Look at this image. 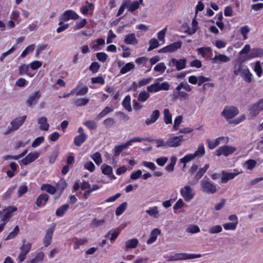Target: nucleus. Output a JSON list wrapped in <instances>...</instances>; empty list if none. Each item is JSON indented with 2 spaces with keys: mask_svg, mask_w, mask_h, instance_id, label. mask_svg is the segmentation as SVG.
<instances>
[{
  "mask_svg": "<svg viewBox=\"0 0 263 263\" xmlns=\"http://www.w3.org/2000/svg\"><path fill=\"white\" fill-rule=\"evenodd\" d=\"M254 70L258 77H261L262 73V69L259 61H257L255 63Z\"/></svg>",
  "mask_w": 263,
  "mask_h": 263,
  "instance_id": "nucleus-39",
  "label": "nucleus"
},
{
  "mask_svg": "<svg viewBox=\"0 0 263 263\" xmlns=\"http://www.w3.org/2000/svg\"><path fill=\"white\" fill-rule=\"evenodd\" d=\"M150 95L145 90L139 93L138 96V100L141 102H145L149 97Z\"/></svg>",
  "mask_w": 263,
  "mask_h": 263,
  "instance_id": "nucleus-44",
  "label": "nucleus"
},
{
  "mask_svg": "<svg viewBox=\"0 0 263 263\" xmlns=\"http://www.w3.org/2000/svg\"><path fill=\"white\" fill-rule=\"evenodd\" d=\"M146 212L150 216L157 218V215L158 214L159 212L157 210V207L154 206L152 208H150L149 209L146 210Z\"/></svg>",
  "mask_w": 263,
  "mask_h": 263,
  "instance_id": "nucleus-62",
  "label": "nucleus"
},
{
  "mask_svg": "<svg viewBox=\"0 0 263 263\" xmlns=\"http://www.w3.org/2000/svg\"><path fill=\"white\" fill-rule=\"evenodd\" d=\"M122 104L123 107L128 111H131L132 110V108L130 105V97L129 95H127L124 98Z\"/></svg>",
  "mask_w": 263,
  "mask_h": 263,
  "instance_id": "nucleus-28",
  "label": "nucleus"
},
{
  "mask_svg": "<svg viewBox=\"0 0 263 263\" xmlns=\"http://www.w3.org/2000/svg\"><path fill=\"white\" fill-rule=\"evenodd\" d=\"M87 135L85 134H80L74 139V143L77 146H80L86 140Z\"/></svg>",
  "mask_w": 263,
  "mask_h": 263,
  "instance_id": "nucleus-26",
  "label": "nucleus"
},
{
  "mask_svg": "<svg viewBox=\"0 0 263 263\" xmlns=\"http://www.w3.org/2000/svg\"><path fill=\"white\" fill-rule=\"evenodd\" d=\"M96 57L99 61L104 62L107 60L108 55L105 52H101L96 53Z\"/></svg>",
  "mask_w": 263,
  "mask_h": 263,
  "instance_id": "nucleus-60",
  "label": "nucleus"
},
{
  "mask_svg": "<svg viewBox=\"0 0 263 263\" xmlns=\"http://www.w3.org/2000/svg\"><path fill=\"white\" fill-rule=\"evenodd\" d=\"M204 179L205 178L200 182L202 191L207 194H213L215 193L217 191L216 185L208 180H205Z\"/></svg>",
  "mask_w": 263,
  "mask_h": 263,
  "instance_id": "nucleus-3",
  "label": "nucleus"
},
{
  "mask_svg": "<svg viewBox=\"0 0 263 263\" xmlns=\"http://www.w3.org/2000/svg\"><path fill=\"white\" fill-rule=\"evenodd\" d=\"M30 66L29 64H22L18 67V73L20 75H27L30 77H32L34 74L29 72Z\"/></svg>",
  "mask_w": 263,
  "mask_h": 263,
  "instance_id": "nucleus-17",
  "label": "nucleus"
},
{
  "mask_svg": "<svg viewBox=\"0 0 263 263\" xmlns=\"http://www.w3.org/2000/svg\"><path fill=\"white\" fill-rule=\"evenodd\" d=\"M160 233L161 231L158 228L153 229L151 232L149 238L147 240V243L151 244L155 242L157 238L158 235L160 234Z\"/></svg>",
  "mask_w": 263,
  "mask_h": 263,
  "instance_id": "nucleus-21",
  "label": "nucleus"
},
{
  "mask_svg": "<svg viewBox=\"0 0 263 263\" xmlns=\"http://www.w3.org/2000/svg\"><path fill=\"white\" fill-rule=\"evenodd\" d=\"M39 156L40 154L37 152H31L18 162L20 164L26 165L35 160Z\"/></svg>",
  "mask_w": 263,
  "mask_h": 263,
  "instance_id": "nucleus-8",
  "label": "nucleus"
},
{
  "mask_svg": "<svg viewBox=\"0 0 263 263\" xmlns=\"http://www.w3.org/2000/svg\"><path fill=\"white\" fill-rule=\"evenodd\" d=\"M89 101L87 98H78L73 102V104L76 106H82L87 104Z\"/></svg>",
  "mask_w": 263,
  "mask_h": 263,
  "instance_id": "nucleus-36",
  "label": "nucleus"
},
{
  "mask_svg": "<svg viewBox=\"0 0 263 263\" xmlns=\"http://www.w3.org/2000/svg\"><path fill=\"white\" fill-rule=\"evenodd\" d=\"M138 240L136 238L129 239L125 242V246L127 248H135L138 244Z\"/></svg>",
  "mask_w": 263,
  "mask_h": 263,
  "instance_id": "nucleus-37",
  "label": "nucleus"
},
{
  "mask_svg": "<svg viewBox=\"0 0 263 263\" xmlns=\"http://www.w3.org/2000/svg\"><path fill=\"white\" fill-rule=\"evenodd\" d=\"M230 58L227 55L222 54H219L218 55H215L213 59H212V63H215L217 61H219L222 63H226L230 61Z\"/></svg>",
  "mask_w": 263,
  "mask_h": 263,
  "instance_id": "nucleus-25",
  "label": "nucleus"
},
{
  "mask_svg": "<svg viewBox=\"0 0 263 263\" xmlns=\"http://www.w3.org/2000/svg\"><path fill=\"white\" fill-rule=\"evenodd\" d=\"M180 194L184 200L188 202L194 197V194L192 192V188L189 185H186L180 190Z\"/></svg>",
  "mask_w": 263,
  "mask_h": 263,
  "instance_id": "nucleus-12",
  "label": "nucleus"
},
{
  "mask_svg": "<svg viewBox=\"0 0 263 263\" xmlns=\"http://www.w3.org/2000/svg\"><path fill=\"white\" fill-rule=\"evenodd\" d=\"M35 48V46L33 44L28 46L23 51L21 54L22 58L25 57L29 53L32 52Z\"/></svg>",
  "mask_w": 263,
  "mask_h": 263,
  "instance_id": "nucleus-54",
  "label": "nucleus"
},
{
  "mask_svg": "<svg viewBox=\"0 0 263 263\" xmlns=\"http://www.w3.org/2000/svg\"><path fill=\"white\" fill-rule=\"evenodd\" d=\"M105 222L106 220L104 219L99 220L96 218H94L90 224V227L91 228H98L99 227L103 225Z\"/></svg>",
  "mask_w": 263,
  "mask_h": 263,
  "instance_id": "nucleus-42",
  "label": "nucleus"
},
{
  "mask_svg": "<svg viewBox=\"0 0 263 263\" xmlns=\"http://www.w3.org/2000/svg\"><path fill=\"white\" fill-rule=\"evenodd\" d=\"M76 240H74V249L76 250L79 248L80 246L84 244L87 240L86 239H77L76 238Z\"/></svg>",
  "mask_w": 263,
  "mask_h": 263,
  "instance_id": "nucleus-55",
  "label": "nucleus"
},
{
  "mask_svg": "<svg viewBox=\"0 0 263 263\" xmlns=\"http://www.w3.org/2000/svg\"><path fill=\"white\" fill-rule=\"evenodd\" d=\"M100 68V65L97 62H92L89 67V69L93 73H95L97 72L99 69Z\"/></svg>",
  "mask_w": 263,
  "mask_h": 263,
  "instance_id": "nucleus-53",
  "label": "nucleus"
},
{
  "mask_svg": "<svg viewBox=\"0 0 263 263\" xmlns=\"http://www.w3.org/2000/svg\"><path fill=\"white\" fill-rule=\"evenodd\" d=\"M263 55V49L260 48H254L251 50V52L248 54L249 58H254L256 57H261Z\"/></svg>",
  "mask_w": 263,
  "mask_h": 263,
  "instance_id": "nucleus-22",
  "label": "nucleus"
},
{
  "mask_svg": "<svg viewBox=\"0 0 263 263\" xmlns=\"http://www.w3.org/2000/svg\"><path fill=\"white\" fill-rule=\"evenodd\" d=\"M16 210L17 208L15 206H10L4 209L1 217L2 220L7 223L9 219L11 217L12 213Z\"/></svg>",
  "mask_w": 263,
  "mask_h": 263,
  "instance_id": "nucleus-13",
  "label": "nucleus"
},
{
  "mask_svg": "<svg viewBox=\"0 0 263 263\" xmlns=\"http://www.w3.org/2000/svg\"><path fill=\"white\" fill-rule=\"evenodd\" d=\"M127 206V203L124 202L122 203L116 210L115 213L117 216H120L125 211Z\"/></svg>",
  "mask_w": 263,
  "mask_h": 263,
  "instance_id": "nucleus-34",
  "label": "nucleus"
},
{
  "mask_svg": "<svg viewBox=\"0 0 263 263\" xmlns=\"http://www.w3.org/2000/svg\"><path fill=\"white\" fill-rule=\"evenodd\" d=\"M124 42L127 44L135 45L138 43V41L136 37L135 34L133 33L127 34Z\"/></svg>",
  "mask_w": 263,
  "mask_h": 263,
  "instance_id": "nucleus-23",
  "label": "nucleus"
},
{
  "mask_svg": "<svg viewBox=\"0 0 263 263\" xmlns=\"http://www.w3.org/2000/svg\"><path fill=\"white\" fill-rule=\"evenodd\" d=\"M209 167V164H206L203 167L201 168L198 170L195 176L196 177V178H198L200 179L206 173Z\"/></svg>",
  "mask_w": 263,
  "mask_h": 263,
  "instance_id": "nucleus-40",
  "label": "nucleus"
},
{
  "mask_svg": "<svg viewBox=\"0 0 263 263\" xmlns=\"http://www.w3.org/2000/svg\"><path fill=\"white\" fill-rule=\"evenodd\" d=\"M239 114L238 109L234 106L230 107L226 106L224 107L221 115L226 119H232Z\"/></svg>",
  "mask_w": 263,
  "mask_h": 263,
  "instance_id": "nucleus-4",
  "label": "nucleus"
},
{
  "mask_svg": "<svg viewBox=\"0 0 263 263\" xmlns=\"http://www.w3.org/2000/svg\"><path fill=\"white\" fill-rule=\"evenodd\" d=\"M32 247V243L27 242L26 240H23V245L20 248V253L18 256V259L20 262L24 261L27 254L30 251Z\"/></svg>",
  "mask_w": 263,
  "mask_h": 263,
  "instance_id": "nucleus-2",
  "label": "nucleus"
},
{
  "mask_svg": "<svg viewBox=\"0 0 263 263\" xmlns=\"http://www.w3.org/2000/svg\"><path fill=\"white\" fill-rule=\"evenodd\" d=\"M40 97V95L39 92H36L33 93L28 98L27 101V104L29 106H32L35 104L37 102Z\"/></svg>",
  "mask_w": 263,
  "mask_h": 263,
  "instance_id": "nucleus-24",
  "label": "nucleus"
},
{
  "mask_svg": "<svg viewBox=\"0 0 263 263\" xmlns=\"http://www.w3.org/2000/svg\"><path fill=\"white\" fill-rule=\"evenodd\" d=\"M69 206L68 204H65L59 207L56 211V215L58 217L63 216L64 213L67 211Z\"/></svg>",
  "mask_w": 263,
  "mask_h": 263,
  "instance_id": "nucleus-32",
  "label": "nucleus"
},
{
  "mask_svg": "<svg viewBox=\"0 0 263 263\" xmlns=\"http://www.w3.org/2000/svg\"><path fill=\"white\" fill-rule=\"evenodd\" d=\"M113 111V109L108 107L106 106L104 108L103 110H102L99 115L96 117V119L97 120H99L101 119V118L105 117L106 115H107L108 113L111 112Z\"/></svg>",
  "mask_w": 263,
  "mask_h": 263,
  "instance_id": "nucleus-35",
  "label": "nucleus"
},
{
  "mask_svg": "<svg viewBox=\"0 0 263 263\" xmlns=\"http://www.w3.org/2000/svg\"><path fill=\"white\" fill-rule=\"evenodd\" d=\"M236 148L235 147L229 145H224L219 147L216 151L215 155L218 156H220L221 155H223L225 156H228L229 155L233 153Z\"/></svg>",
  "mask_w": 263,
  "mask_h": 263,
  "instance_id": "nucleus-5",
  "label": "nucleus"
},
{
  "mask_svg": "<svg viewBox=\"0 0 263 263\" xmlns=\"http://www.w3.org/2000/svg\"><path fill=\"white\" fill-rule=\"evenodd\" d=\"M160 116V111L158 109H156L153 111L151 115L150 118H147L145 120V124L147 125H151L155 123L159 118Z\"/></svg>",
  "mask_w": 263,
  "mask_h": 263,
  "instance_id": "nucleus-19",
  "label": "nucleus"
},
{
  "mask_svg": "<svg viewBox=\"0 0 263 263\" xmlns=\"http://www.w3.org/2000/svg\"><path fill=\"white\" fill-rule=\"evenodd\" d=\"M182 42L178 41L174 42L165 46L167 52H173L181 47Z\"/></svg>",
  "mask_w": 263,
  "mask_h": 263,
  "instance_id": "nucleus-20",
  "label": "nucleus"
},
{
  "mask_svg": "<svg viewBox=\"0 0 263 263\" xmlns=\"http://www.w3.org/2000/svg\"><path fill=\"white\" fill-rule=\"evenodd\" d=\"M186 231L190 233L195 234L199 232L200 229L198 226L192 224L186 228Z\"/></svg>",
  "mask_w": 263,
  "mask_h": 263,
  "instance_id": "nucleus-51",
  "label": "nucleus"
},
{
  "mask_svg": "<svg viewBox=\"0 0 263 263\" xmlns=\"http://www.w3.org/2000/svg\"><path fill=\"white\" fill-rule=\"evenodd\" d=\"M91 81L93 84H100L103 85L105 83V80L102 76L92 78L91 79Z\"/></svg>",
  "mask_w": 263,
  "mask_h": 263,
  "instance_id": "nucleus-56",
  "label": "nucleus"
},
{
  "mask_svg": "<svg viewBox=\"0 0 263 263\" xmlns=\"http://www.w3.org/2000/svg\"><path fill=\"white\" fill-rule=\"evenodd\" d=\"M67 183H66V180L64 179H61L59 181L56 186L58 192V196L54 197V200H56L57 199H58L59 198V197L63 192L64 189L67 187Z\"/></svg>",
  "mask_w": 263,
  "mask_h": 263,
  "instance_id": "nucleus-16",
  "label": "nucleus"
},
{
  "mask_svg": "<svg viewBox=\"0 0 263 263\" xmlns=\"http://www.w3.org/2000/svg\"><path fill=\"white\" fill-rule=\"evenodd\" d=\"M19 228L17 226H15L13 231L11 232L5 238L6 240L14 238L19 232Z\"/></svg>",
  "mask_w": 263,
  "mask_h": 263,
  "instance_id": "nucleus-45",
  "label": "nucleus"
},
{
  "mask_svg": "<svg viewBox=\"0 0 263 263\" xmlns=\"http://www.w3.org/2000/svg\"><path fill=\"white\" fill-rule=\"evenodd\" d=\"M263 109V98L249 108L250 114L252 116H256Z\"/></svg>",
  "mask_w": 263,
  "mask_h": 263,
  "instance_id": "nucleus-7",
  "label": "nucleus"
},
{
  "mask_svg": "<svg viewBox=\"0 0 263 263\" xmlns=\"http://www.w3.org/2000/svg\"><path fill=\"white\" fill-rule=\"evenodd\" d=\"M48 196L47 194H41L37 198L36 204L37 206L44 205L48 201Z\"/></svg>",
  "mask_w": 263,
  "mask_h": 263,
  "instance_id": "nucleus-27",
  "label": "nucleus"
},
{
  "mask_svg": "<svg viewBox=\"0 0 263 263\" xmlns=\"http://www.w3.org/2000/svg\"><path fill=\"white\" fill-rule=\"evenodd\" d=\"M186 62L187 61L185 58L180 59L179 60L173 58L168 65L176 67V69L180 71L186 67Z\"/></svg>",
  "mask_w": 263,
  "mask_h": 263,
  "instance_id": "nucleus-9",
  "label": "nucleus"
},
{
  "mask_svg": "<svg viewBox=\"0 0 263 263\" xmlns=\"http://www.w3.org/2000/svg\"><path fill=\"white\" fill-rule=\"evenodd\" d=\"M115 123V119L109 117L104 120L103 124L106 128H109Z\"/></svg>",
  "mask_w": 263,
  "mask_h": 263,
  "instance_id": "nucleus-46",
  "label": "nucleus"
},
{
  "mask_svg": "<svg viewBox=\"0 0 263 263\" xmlns=\"http://www.w3.org/2000/svg\"><path fill=\"white\" fill-rule=\"evenodd\" d=\"M29 65L30 68L33 70H35L41 67L42 63L39 61H34L31 62Z\"/></svg>",
  "mask_w": 263,
  "mask_h": 263,
  "instance_id": "nucleus-61",
  "label": "nucleus"
},
{
  "mask_svg": "<svg viewBox=\"0 0 263 263\" xmlns=\"http://www.w3.org/2000/svg\"><path fill=\"white\" fill-rule=\"evenodd\" d=\"M149 46L147 49L148 51H150L159 46V44L158 41L155 38L151 39L149 41Z\"/></svg>",
  "mask_w": 263,
  "mask_h": 263,
  "instance_id": "nucleus-43",
  "label": "nucleus"
},
{
  "mask_svg": "<svg viewBox=\"0 0 263 263\" xmlns=\"http://www.w3.org/2000/svg\"><path fill=\"white\" fill-rule=\"evenodd\" d=\"M237 225V222H230V223H224L223 225V227L225 230H234L236 229Z\"/></svg>",
  "mask_w": 263,
  "mask_h": 263,
  "instance_id": "nucleus-59",
  "label": "nucleus"
},
{
  "mask_svg": "<svg viewBox=\"0 0 263 263\" xmlns=\"http://www.w3.org/2000/svg\"><path fill=\"white\" fill-rule=\"evenodd\" d=\"M219 138H217L214 141H212L210 139H207L206 141L208 143L209 148L211 149H212L217 146L220 143L219 140Z\"/></svg>",
  "mask_w": 263,
  "mask_h": 263,
  "instance_id": "nucleus-52",
  "label": "nucleus"
},
{
  "mask_svg": "<svg viewBox=\"0 0 263 263\" xmlns=\"http://www.w3.org/2000/svg\"><path fill=\"white\" fill-rule=\"evenodd\" d=\"M239 173H240V172L230 173V172H226L224 171H222L221 172L222 177L221 178V182L222 183H226L229 180L234 178Z\"/></svg>",
  "mask_w": 263,
  "mask_h": 263,
  "instance_id": "nucleus-15",
  "label": "nucleus"
},
{
  "mask_svg": "<svg viewBox=\"0 0 263 263\" xmlns=\"http://www.w3.org/2000/svg\"><path fill=\"white\" fill-rule=\"evenodd\" d=\"M178 260H186L199 258L201 256L200 254H187V253H178L175 254Z\"/></svg>",
  "mask_w": 263,
  "mask_h": 263,
  "instance_id": "nucleus-14",
  "label": "nucleus"
},
{
  "mask_svg": "<svg viewBox=\"0 0 263 263\" xmlns=\"http://www.w3.org/2000/svg\"><path fill=\"white\" fill-rule=\"evenodd\" d=\"M125 2H128L126 3L127 9L130 12H133L136 10L138 9L139 7L137 1H134L132 3H130V0H124Z\"/></svg>",
  "mask_w": 263,
  "mask_h": 263,
  "instance_id": "nucleus-29",
  "label": "nucleus"
},
{
  "mask_svg": "<svg viewBox=\"0 0 263 263\" xmlns=\"http://www.w3.org/2000/svg\"><path fill=\"white\" fill-rule=\"evenodd\" d=\"M84 167L90 172H93L95 169V165L91 161H87L86 162L84 165Z\"/></svg>",
  "mask_w": 263,
  "mask_h": 263,
  "instance_id": "nucleus-64",
  "label": "nucleus"
},
{
  "mask_svg": "<svg viewBox=\"0 0 263 263\" xmlns=\"http://www.w3.org/2000/svg\"><path fill=\"white\" fill-rule=\"evenodd\" d=\"M135 68V65L132 63H127L120 69V73L121 74H125Z\"/></svg>",
  "mask_w": 263,
  "mask_h": 263,
  "instance_id": "nucleus-31",
  "label": "nucleus"
},
{
  "mask_svg": "<svg viewBox=\"0 0 263 263\" xmlns=\"http://www.w3.org/2000/svg\"><path fill=\"white\" fill-rule=\"evenodd\" d=\"M183 141V136L170 138L166 141L167 147H178L181 144Z\"/></svg>",
  "mask_w": 263,
  "mask_h": 263,
  "instance_id": "nucleus-11",
  "label": "nucleus"
},
{
  "mask_svg": "<svg viewBox=\"0 0 263 263\" xmlns=\"http://www.w3.org/2000/svg\"><path fill=\"white\" fill-rule=\"evenodd\" d=\"M39 124L40 127L41 129L47 130L48 128V124L47 123V120L45 117H42L39 119Z\"/></svg>",
  "mask_w": 263,
  "mask_h": 263,
  "instance_id": "nucleus-38",
  "label": "nucleus"
},
{
  "mask_svg": "<svg viewBox=\"0 0 263 263\" xmlns=\"http://www.w3.org/2000/svg\"><path fill=\"white\" fill-rule=\"evenodd\" d=\"M204 153L205 150L204 145L203 144H200L199 145L197 150L195 152L193 155L195 156V157L197 156L201 157L204 154Z\"/></svg>",
  "mask_w": 263,
  "mask_h": 263,
  "instance_id": "nucleus-48",
  "label": "nucleus"
},
{
  "mask_svg": "<svg viewBox=\"0 0 263 263\" xmlns=\"http://www.w3.org/2000/svg\"><path fill=\"white\" fill-rule=\"evenodd\" d=\"M79 18V15L72 10L65 11L60 17V20L68 21L70 20H76Z\"/></svg>",
  "mask_w": 263,
  "mask_h": 263,
  "instance_id": "nucleus-10",
  "label": "nucleus"
},
{
  "mask_svg": "<svg viewBox=\"0 0 263 263\" xmlns=\"http://www.w3.org/2000/svg\"><path fill=\"white\" fill-rule=\"evenodd\" d=\"M222 230V229L221 226L216 225L211 227L209 230V232L210 234H215L221 232Z\"/></svg>",
  "mask_w": 263,
  "mask_h": 263,
  "instance_id": "nucleus-57",
  "label": "nucleus"
},
{
  "mask_svg": "<svg viewBox=\"0 0 263 263\" xmlns=\"http://www.w3.org/2000/svg\"><path fill=\"white\" fill-rule=\"evenodd\" d=\"M101 169L102 171V173L105 175H108L109 174L111 173L112 172V168L111 166L104 163L101 165Z\"/></svg>",
  "mask_w": 263,
  "mask_h": 263,
  "instance_id": "nucleus-41",
  "label": "nucleus"
},
{
  "mask_svg": "<svg viewBox=\"0 0 263 263\" xmlns=\"http://www.w3.org/2000/svg\"><path fill=\"white\" fill-rule=\"evenodd\" d=\"M155 87L154 92H157L160 90H168L170 88V84L167 82H163L160 84L159 82H156L154 84L147 87L148 92H152V88Z\"/></svg>",
  "mask_w": 263,
  "mask_h": 263,
  "instance_id": "nucleus-6",
  "label": "nucleus"
},
{
  "mask_svg": "<svg viewBox=\"0 0 263 263\" xmlns=\"http://www.w3.org/2000/svg\"><path fill=\"white\" fill-rule=\"evenodd\" d=\"M164 121L166 124L172 123V114L168 109L165 108L163 110Z\"/></svg>",
  "mask_w": 263,
  "mask_h": 263,
  "instance_id": "nucleus-30",
  "label": "nucleus"
},
{
  "mask_svg": "<svg viewBox=\"0 0 263 263\" xmlns=\"http://www.w3.org/2000/svg\"><path fill=\"white\" fill-rule=\"evenodd\" d=\"M245 164L248 170H252L255 166L256 161L253 159H249L246 161Z\"/></svg>",
  "mask_w": 263,
  "mask_h": 263,
  "instance_id": "nucleus-58",
  "label": "nucleus"
},
{
  "mask_svg": "<svg viewBox=\"0 0 263 263\" xmlns=\"http://www.w3.org/2000/svg\"><path fill=\"white\" fill-rule=\"evenodd\" d=\"M91 158L97 165H100L102 162L101 155L99 152H96L94 153L91 156Z\"/></svg>",
  "mask_w": 263,
  "mask_h": 263,
  "instance_id": "nucleus-49",
  "label": "nucleus"
},
{
  "mask_svg": "<svg viewBox=\"0 0 263 263\" xmlns=\"http://www.w3.org/2000/svg\"><path fill=\"white\" fill-rule=\"evenodd\" d=\"M195 158L193 154H190L185 155L184 157L180 159V162L183 164H186L189 161L193 160Z\"/></svg>",
  "mask_w": 263,
  "mask_h": 263,
  "instance_id": "nucleus-50",
  "label": "nucleus"
},
{
  "mask_svg": "<svg viewBox=\"0 0 263 263\" xmlns=\"http://www.w3.org/2000/svg\"><path fill=\"white\" fill-rule=\"evenodd\" d=\"M64 21L60 20V22L59 23L60 26L57 29V31L58 33H61L66 30L69 27V24H64L63 23Z\"/></svg>",
  "mask_w": 263,
  "mask_h": 263,
  "instance_id": "nucleus-47",
  "label": "nucleus"
},
{
  "mask_svg": "<svg viewBox=\"0 0 263 263\" xmlns=\"http://www.w3.org/2000/svg\"><path fill=\"white\" fill-rule=\"evenodd\" d=\"M166 69V66L164 63H160L156 65L154 67V70L155 71H158L161 72H164Z\"/></svg>",
  "mask_w": 263,
  "mask_h": 263,
  "instance_id": "nucleus-63",
  "label": "nucleus"
},
{
  "mask_svg": "<svg viewBox=\"0 0 263 263\" xmlns=\"http://www.w3.org/2000/svg\"><path fill=\"white\" fill-rule=\"evenodd\" d=\"M247 67L246 66H245L242 62H239L237 64H236L234 67V74L235 76L240 75L241 72L243 71V69H244V67Z\"/></svg>",
  "mask_w": 263,
  "mask_h": 263,
  "instance_id": "nucleus-33",
  "label": "nucleus"
},
{
  "mask_svg": "<svg viewBox=\"0 0 263 263\" xmlns=\"http://www.w3.org/2000/svg\"><path fill=\"white\" fill-rule=\"evenodd\" d=\"M240 76L243 78V80L247 82L250 83L252 80V74L250 72L247 67H245L244 69L241 72Z\"/></svg>",
  "mask_w": 263,
  "mask_h": 263,
  "instance_id": "nucleus-18",
  "label": "nucleus"
},
{
  "mask_svg": "<svg viewBox=\"0 0 263 263\" xmlns=\"http://www.w3.org/2000/svg\"><path fill=\"white\" fill-rule=\"evenodd\" d=\"M26 119V116H23L16 118L14 120L11 121L5 134L8 135L11 132L17 129L23 124Z\"/></svg>",
  "mask_w": 263,
  "mask_h": 263,
  "instance_id": "nucleus-1",
  "label": "nucleus"
}]
</instances>
